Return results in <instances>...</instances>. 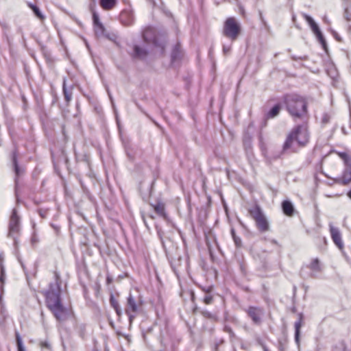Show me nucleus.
<instances>
[{
  "label": "nucleus",
  "mask_w": 351,
  "mask_h": 351,
  "mask_svg": "<svg viewBox=\"0 0 351 351\" xmlns=\"http://www.w3.org/2000/svg\"><path fill=\"white\" fill-rule=\"evenodd\" d=\"M291 58L293 60H308V56L304 55V56H296L295 55H292L291 56Z\"/></svg>",
  "instance_id": "44"
},
{
  "label": "nucleus",
  "mask_w": 351,
  "mask_h": 351,
  "mask_svg": "<svg viewBox=\"0 0 351 351\" xmlns=\"http://www.w3.org/2000/svg\"><path fill=\"white\" fill-rule=\"evenodd\" d=\"M316 271H312L311 274H310V277L312 278H317V274H315Z\"/></svg>",
  "instance_id": "55"
},
{
  "label": "nucleus",
  "mask_w": 351,
  "mask_h": 351,
  "mask_svg": "<svg viewBox=\"0 0 351 351\" xmlns=\"http://www.w3.org/2000/svg\"><path fill=\"white\" fill-rule=\"evenodd\" d=\"M282 101L293 119H302L307 115L308 103L304 97L297 93H288L282 96Z\"/></svg>",
  "instance_id": "3"
},
{
  "label": "nucleus",
  "mask_w": 351,
  "mask_h": 351,
  "mask_svg": "<svg viewBox=\"0 0 351 351\" xmlns=\"http://www.w3.org/2000/svg\"><path fill=\"white\" fill-rule=\"evenodd\" d=\"M171 267H172L174 273L178 275V272H177V270L176 269V268L173 265H171Z\"/></svg>",
  "instance_id": "63"
},
{
  "label": "nucleus",
  "mask_w": 351,
  "mask_h": 351,
  "mask_svg": "<svg viewBox=\"0 0 351 351\" xmlns=\"http://www.w3.org/2000/svg\"><path fill=\"white\" fill-rule=\"evenodd\" d=\"M302 16L305 21L308 23L312 32L315 34L321 31L319 25L316 23V22L311 16L305 13L302 14Z\"/></svg>",
  "instance_id": "23"
},
{
  "label": "nucleus",
  "mask_w": 351,
  "mask_h": 351,
  "mask_svg": "<svg viewBox=\"0 0 351 351\" xmlns=\"http://www.w3.org/2000/svg\"><path fill=\"white\" fill-rule=\"evenodd\" d=\"M61 292V281L60 278L56 276L55 282L49 284L45 296L47 307L56 320L60 322L66 319L68 316L67 309L62 302Z\"/></svg>",
  "instance_id": "2"
},
{
  "label": "nucleus",
  "mask_w": 351,
  "mask_h": 351,
  "mask_svg": "<svg viewBox=\"0 0 351 351\" xmlns=\"http://www.w3.org/2000/svg\"><path fill=\"white\" fill-rule=\"evenodd\" d=\"M50 226L58 233L60 231V226L53 223H50Z\"/></svg>",
  "instance_id": "52"
},
{
  "label": "nucleus",
  "mask_w": 351,
  "mask_h": 351,
  "mask_svg": "<svg viewBox=\"0 0 351 351\" xmlns=\"http://www.w3.org/2000/svg\"><path fill=\"white\" fill-rule=\"evenodd\" d=\"M202 315L207 319H212L214 321H217V315L215 314L212 313L211 312H210L208 311H202Z\"/></svg>",
  "instance_id": "35"
},
{
  "label": "nucleus",
  "mask_w": 351,
  "mask_h": 351,
  "mask_svg": "<svg viewBox=\"0 0 351 351\" xmlns=\"http://www.w3.org/2000/svg\"><path fill=\"white\" fill-rule=\"evenodd\" d=\"M49 208H40L37 213L42 219H45L48 215Z\"/></svg>",
  "instance_id": "37"
},
{
  "label": "nucleus",
  "mask_w": 351,
  "mask_h": 351,
  "mask_svg": "<svg viewBox=\"0 0 351 351\" xmlns=\"http://www.w3.org/2000/svg\"><path fill=\"white\" fill-rule=\"evenodd\" d=\"M113 281V278L111 275H110L108 273L106 275V282L107 285H110Z\"/></svg>",
  "instance_id": "48"
},
{
  "label": "nucleus",
  "mask_w": 351,
  "mask_h": 351,
  "mask_svg": "<svg viewBox=\"0 0 351 351\" xmlns=\"http://www.w3.org/2000/svg\"><path fill=\"white\" fill-rule=\"evenodd\" d=\"M338 156L343 161L345 168H351V155L344 152H338Z\"/></svg>",
  "instance_id": "28"
},
{
  "label": "nucleus",
  "mask_w": 351,
  "mask_h": 351,
  "mask_svg": "<svg viewBox=\"0 0 351 351\" xmlns=\"http://www.w3.org/2000/svg\"><path fill=\"white\" fill-rule=\"evenodd\" d=\"M1 27L3 29V34L6 37L7 40L8 41V32H10V26L6 23H0Z\"/></svg>",
  "instance_id": "36"
},
{
  "label": "nucleus",
  "mask_w": 351,
  "mask_h": 351,
  "mask_svg": "<svg viewBox=\"0 0 351 351\" xmlns=\"http://www.w3.org/2000/svg\"><path fill=\"white\" fill-rule=\"evenodd\" d=\"M4 293V285L0 284V304L2 302V296Z\"/></svg>",
  "instance_id": "51"
},
{
  "label": "nucleus",
  "mask_w": 351,
  "mask_h": 351,
  "mask_svg": "<svg viewBox=\"0 0 351 351\" xmlns=\"http://www.w3.org/2000/svg\"><path fill=\"white\" fill-rule=\"evenodd\" d=\"M237 263L241 274L245 276L247 274V265L243 256L237 258Z\"/></svg>",
  "instance_id": "25"
},
{
  "label": "nucleus",
  "mask_w": 351,
  "mask_h": 351,
  "mask_svg": "<svg viewBox=\"0 0 351 351\" xmlns=\"http://www.w3.org/2000/svg\"><path fill=\"white\" fill-rule=\"evenodd\" d=\"M317 239L319 240V241H323V242L324 243L325 245H326L327 243V239L325 237H321V236H319L317 237Z\"/></svg>",
  "instance_id": "54"
},
{
  "label": "nucleus",
  "mask_w": 351,
  "mask_h": 351,
  "mask_svg": "<svg viewBox=\"0 0 351 351\" xmlns=\"http://www.w3.org/2000/svg\"><path fill=\"white\" fill-rule=\"evenodd\" d=\"M323 21H324V22L325 23H326V24H330V21H329V19L327 18V16H325L323 18Z\"/></svg>",
  "instance_id": "58"
},
{
  "label": "nucleus",
  "mask_w": 351,
  "mask_h": 351,
  "mask_svg": "<svg viewBox=\"0 0 351 351\" xmlns=\"http://www.w3.org/2000/svg\"><path fill=\"white\" fill-rule=\"evenodd\" d=\"M39 345L41 347V348H43V349H47V350L51 349V343L47 339L40 341L39 343Z\"/></svg>",
  "instance_id": "38"
},
{
  "label": "nucleus",
  "mask_w": 351,
  "mask_h": 351,
  "mask_svg": "<svg viewBox=\"0 0 351 351\" xmlns=\"http://www.w3.org/2000/svg\"><path fill=\"white\" fill-rule=\"evenodd\" d=\"M15 337H16V346H17V350L18 351H26L25 349V347L23 343L22 338L19 333V332H15Z\"/></svg>",
  "instance_id": "33"
},
{
  "label": "nucleus",
  "mask_w": 351,
  "mask_h": 351,
  "mask_svg": "<svg viewBox=\"0 0 351 351\" xmlns=\"http://www.w3.org/2000/svg\"><path fill=\"white\" fill-rule=\"evenodd\" d=\"M309 142V133L305 124H298L293 128L287 135L281 149L270 152L267 155L269 162L280 158L287 154L298 152V148L305 147Z\"/></svg>",
  "instance_id": "1"
},
{
  "label": "nucleus",
  "mask_w": 351,
  "mask_h": 351,
  "mask_svg": "<svg viewBox=\"0 0 351 351\" xmlns=\"http://www.w3.org/2000/svg\"><path fill=\"white\" fill-rule=\"evenodd\" d=\"M230 234L232 238L234 241V245L237 248H240L242 247V241L241 239L236 234V232L234 228H231Z\"/></svg>",
  "instance_id": "30"
},
{
  "label": "nucleus",
  "mask_w": 351,
  "mask_h": 351,
  "mask_svg": "<svg viewBox=\"0 0 351 351\" xmlns=\"http://www.w3.org/2000/svg\"><path fill=\"white\" fill-rule=\"evenodd\" d=\"M329 230L331 239L337 247L341 250L344 245L341 239V234L340 230L337 227H335L332 223L329 224Z\"/></svg>",
  "instance_id": "12"
},
{
  "label": "nucleus",
  "mask_w": 351,
  "mask_h": 351,
  "mask_svg": "<svg viewBox=\"0 0 351 351\" xmlns=\"http://www.w3.org/2000/svg\"><path fill=\"white\" fill-rule=\"evenodd\" d=\"M93 23L95 34L97 36H104L105 27L100 21L99 14L95 12H93Z\"/></svg>",
  "instance_id": "14"
},
{
  "label": "nucleus",
  "mask_w": 351,
  "mask_h": 351,
  "mask_svg": "<svg viewBox=\"0 0 351 351\" xmlns=\"http://www.w3.org/2000/svg\"><path fill=\"white\" fill-rule=\"evenodd\" d=\"M335 182L341 185H347L351 182V168H345L341 177L336 178Z\"/></svg>",
  "instance_id": "16"
},
{
  "label": "nucleus",
  "mask_w": 351,
  "mask_h": 351,
  "mask_svg": "<svg viewBox=\"0 0 351 351\" xmlns=\"http://www.w3.org/2000/svg\"><path fill=\"white\" fill-rule=\"evenodd\" d=\"M11 161L12 165V169L14 173V194L16 197V202L18 204L20 202L18 188L19 184V178L25 173V167L21 166L18 161V149L16 147L12 152L11 154Z\"/></svg>",
  "instance_id": "5"
},
{
  "label": "nucleus",
  "mask_w": 351,
  "mask_h": 351,
  "mask_svg": "<svg viewBox=\"0 0 351 351\" xmlns=\"http://www.w3.org/2000/svg\"><path fill=\"white\" fill-rule=\"evenodd\" d=\"M263 348V351H270L269 348L267 347L265 343H264V346H261Z\"/></svg>",
  "instance_id": "57"
},
{
  "label": "nucleus",
  "mask_w": 351,
  "mask_h": 351,
  "mask_svg": "<svg viewBox=\"0 0 351 351\" xmlns=\"http://www.w3.org/2000/svg\"><path fill=\"white\" fill-rule=\"evenodd\" d=\"M348 197L351 199V189L347 193Z\"/></svg>",
  "instance_id": "61"
},
{
  "label": "nucleus",
  "mask_w": 351,
  "mask_h": 351,
  "mask_svg": "<svg viewBox=\"0 0 351 351\" xmlns=\"http://www.w3.org/2000/svg\"><path fill=\"white\" fill-rule=\"evenodd\" d=\"M229 334V336H230V340H232V338H235L236 337V335L234 334V332H233V330H232Z\"/></svg>",
  "instance_id": "56"
},
{
  "label": "nucleus",
  "mask_w": 351,
  "mask_h": 351,
  "mask_svg": "<svg viewBox=\"0 0 351 351\" xmlns=\"http://www.w3.org/2000/svg\"><path fill=\"white\" fill-rule=\"evenodd\" d=\"M232 330V329L231 328V327L228 325H225L223 326V331L227 332V333H230L231 331Z\"/></svg>",
  "instance_id": "53"
},
{
  "label": "nucleus",
  "mask_w": 351,
  "mask_h": 351,
  "mask_svg": "<svg viewBox=\"0 0 351 351\" xmlns=\"http://www.w3.org/2000/svg\"><path fill=\"white\" fill-rule=\"evenodd\" d=\"M28 6L32 10L34 14L40 21H44L45 19V16L43 14L40 8L35 4L32 3H28Z\"/></svg>",
  "instance_id": "26"
},
{
  "label": "nucleus",
  "mask_w": 351,
  "mask_h": 351,
  "mask_svg": "<svg viewBox=\"0 0 351 351\" xmlns=\"http://www.w3.org/2000/svg\"><path fill=\"white\" fill-rule=\"evenodd\" d=\"M331 351H350L344 341H341L332 346Z\"/></svg>",
  "instance_id": "31"
},
{
  "label": "nucleus",
  "mask_w": 351,
  "mask_h": 351,
  "mask_svg": "<svg viewBox=\"0 0 351 351\" xmlns=\"http://www.w3.org/2000/svg\"><path fill=\"white\" fill-rule=\"evenodd\" d=\"M281 109L282 104L280 103L276 104L265 114V119H271L276 117L279 114Z\"/></svg>",
  "instance_id": "17"
},
{
  "label": "nucleus",
  "mask_w": 351,
  "mask_h": 351,
  "mask_svg": "<svg viewBox=\"0 0 351 351\" xmlns=\"http://www.w3.org/2000/svg\"><path fill=\"white\" fill-rule=\"evenodd\" d=\"M259 16H260V19L261 20V21L263 22V24H265V21L263 19V14H262V12H259Z\"/></svg>",
  "instance_id": "59"
},
{
  "label": "nucleus",
  "mask_w": 351,
  "mask_h": 351,
  "mask_svg": "<svg viewBox=\"0 0 351 351\" xmlns=\"http://www.w3.org/2000/svg\"><path fill=\"white\" fill-rule=\"evenodd\" d=\"M281 207L283 213L287 216H293L295 212V208L292 202L289 199L282 201Z\"/></svg>",
  "instance_id": "19"
},
{
  "label": "nucleus",
  "mask_w": 351,
  "mask_h": 351,
  "mask_svg": "<svg viewBox=\"0 0 351 351\" xmlns=\"http://www.w3.org/2000/svg\"><path fill=\"white\" fill-rule=\"evenodd\" d=\"M255 341L257 345L258 346H264V343H265V341L264 339L260 337L259 335H256L255 337Z\"/></svg>",
  "instance_id": "46"
},
{
  "label": "nucleus",
  "mask_w": 351,
  "mask_h": 351,
  "mask_svg": "<svg viewBox=\"0 0 351 351\" xmlns=\"http://www.w3.org/2000/svg\"><path fill=\"white\" fill-rule=\"evenodd\" d=\"M171 347H172V349H173V350H175L176 349V344H174V343H173V344H172Z\"/></svg>",
  "instance_id": "64"
},
{
  "label": "nucleus",
  "mask_w": 351,
  "mask_h": 351,
  "mask_svg": "<svg viewBox=\"0 0 351 351\" xmlns=\"http://www.w3.org/2000/svg\"><path fill=\"white\" fill-rule=\"evenodd\" d=\"M148 54V51L138 45H134L133 47V54L134 58L142 59L145 58Z\"/></svg>",
  "instance_id": "20"
},
{
  "label": "nucleus",
  "mask_w": 351,
  "mask_h": 351,
  "mask_svg": "<svg viewBox=\"0 0 351 351\" xmlns=\"http://www.w3.org/2000/svg\"><path fill=\"white\" fill-rule=\"evenodd\" d=\"M73 88V85L68 86L66 84V78L64 77L62 82V93L66 105H69L72 99Z\"/></svg>",
  "instance_id": "15"
},
{
  "label": "nucleus",
  "mask_w": 351,
  "mask_h": 351,
  "mask_svg": "<svg viewBox=\"0 0 351 351\" xmlns=\"http://www.w3.org/2000/svg\"><path fill=\"white\" fill-rule=\"evenodd\" d=\"M249 213L255 221L257 229L261 232H265L269 230V222L259 206L256 205L254 208L249 210Z\"/></svg>",
  "instance_id": "8"
},
{
  "label": "nucleus",
  "mask_w": 351,
  "mask_h": 351,
  "mask_svg": "<svg viewBox=\"0 0 351 351\" xmlns=\"http://www.w3.org/2000/svg\"><path fill=\"white\" fill-rule=\"evenodd\" d=\"M151 120L152 121V122L154 123L155 125H156L158 128H160L161 126L160 125V124L156 122V121H154V119H151Z\"/></svg>",
  "instance_id": "60"
},
{
  "label": "nucleus",
  "mask_w": 351,
  "mask_h": 351,
  "mask_svg": "<svg viewBox=\"0 0 351 351\" xmlns=\"http://www.w3.org/2000/svg\"><path fill=\"white\" fill-rule=\"evenodd\" d=\"M5 269L2 261L0 260V284L5 285Z\"/></svg>",
  "instance_id": "34"
},
{
  "label": "nucleus",
  "mask_w": 351,
  "mask_h": 351,
  "mask_svg": "<svg viewBox=\"0 0 351 351\" xmlns=\"http://www.w3.org/2000/svg\"><path fill=\"white\" fill-rule=\"evenodd\" d=\"M142 302L141 298H136L131 293H129L126 299L125 305V313L128 315L130 323L131 324L141 311Z\"/></svg>",
  "instance_id": "7"
},
{
  "label": "nucleus",
  "mask_w": 351,
  "mask_h": 351,
  "mask_svg": "<svg viewBox=\"0 0 351 351\" xmlns=\"http://www.w3.org/2000/svg\"><path fill=\"white\" fill-rule=\"evenodd\" d=\"M247 317L251 319L253 324L260 325L262 322V316L263 315V308L259 306H249L243 308Z\"/></svg>",
  "instance_id": "9"
},
{
  "label": "nucleus",
  "mask_w": 351,
  "mask_h": 351,
  "mask_svg": "<svg viewBox=\"0 0 351 351\" xmlns=\"http://www.w3.org/2000/svg\"><path fill=\"white\" fill-rule=\"evenodd\" d=\"M224 340L223 339H220L215 341V351H219V347L220 345L223 343Z\"/></svg>",
  "instance_id": "47"
},
{
  "label": "nucleus",
  "mask_w": 351,
  "mask_h": 351,
  "mask_svg": "<svg viewBox=\"0 0 351 351\" xmlns=\"http://www.w3.org/2000/svg\"><path fill=\"white\" fill-rule=\"evenodd\" d=\"M125 152L127 157L131 162H134L137 157L142 154V150L137 145H125Z\"/></svg>",
  "instance_id": "13"
},
{
  "label": "nucleus",
  "mask_w": 351,
  "mask_h": 351,
  "mask_svg": "<svg viewBox=\"0 0 351 351\" xmlns=\"http://www.w3.org/2000/svg\"><path fill=\"white\" fill-rule=\"evenodd\" d=\"M231 48H232V45L231 44H229V45H226V44H223V53L224 55H227L228 54L230 51H231Z\"/></svg>",
  "instance_id": "43"
},
{
  "label": "nucleus",
  "mask_w": 351,
  "mask_h": 351,
  "mask_svg": "<svg viewBox=\"0 0 351 351\" xmlns=\"http://www.w3.org/2000/svg\"><path fill=\"white\" fill-rule=\"evenodd\" d=\"M120 23L124 26H130L134 23V12L130 8L123 9L119 16Z\"/></svg>",
  "instance_id": "11"
},
{
  "label": "nucleus",
  "mask_w": 351,
  "mask_h": 351,
  "mask_svg": "<svg viewBox=\"0 0 351 351\" xmlns=\"http://www.w3.org/2000/svg\"><path fill=\"white\" fill-rule=\"evenodd\" d=\"M155 213L163 219L168 221L169 217L165 212V204L162 202H158L155 205H153Z\"/></svg>",
  "instance_id": "21"
},
{
  "label": "nucleus",
  "mask_w": 351,
  "mask_h": 351,
  "mask_svg": "<svg viewBox=\"0 0 351 351\" xmlns=\"http://www.w3.org/2000/svg\"><path fill=\"white\" fill-rule=\"evenodd\" d=\"M302 319H303V315L302 313H300L298 319L294 324V327H295L294 339H295V343L298 346L300 345V328L302 326Z\"/></svg>",
  "instance_id": "22"
},
{
  "label": "nucleus",
  "mask_w": 351,
  "mask_h": 351,
  "mask_svg": "<svg viewBox=\"0 0 351 351\" xmlns=\"http://www.w3.org/2000/svg\"><path fill=\"white\" fill-rule=\"evenodd\" d=\"M308 269H310L312 271L321 272L322 267L320 265V262L318 258H315L312 259L309 265L307 266Z\"/></svg>",
  "instance_id": "27"
},
{
  "label": "nucleus",
  "mask_w": 351,
  "mask_h": 351,
  "mask_svg": "<svg viewBox=\"0 0 351 351\" xmlns=\"http://www.w3.org/2000/svg\"><path fill=\"white\" fill-rule=\"evenodd\" d=\"M287 339L285 336L279 337L278 339V351H285L287 346Z\"/></svg>",
  "instance_id": "32"
},
{
  "label": "nucleus",
  "mask_w": 351,
  "mask_h": 351,
  "mask_svg": "<svg viewBox=\"0 0 351 351\" xmlns=\"http://www.w3.org/2000/svg\"><path fill=\"white\" fill-rule=\"evenodd\" d=\"M330 119V116L329 115V114L325 112L322 114V123L324 125H326L329 123Z\"/></svg>",
  "instance_id": "41"
},
{
  "label": "nucleus",
  "mask_w": 351,
  "mask_h": 351,
  "mask_svg": "<svg viewBox=\"0 0 351 351\" xmlns=\"http://www.w3.org/2000/svg\"><path fill=\"white\" fill-rule=\"evenodd\" d=\"M241 33V25L234 17H228L223 25V35L231 42L235 41Z\"/></svg>",
  "instance_id": "4"
},
{
  "label": "nucleus",
  "mask_w": 351,
  "mask_h": 351,
  "mask_svg": "<svg viewBox=\"0 0 351 351\" xmlns=\"http://www.w3.org/2000/svg\"><path fill=\"white\" fill-rule=\"evenodd\" d=\"M143 39H144L145 40H146V41L147 40V37H146V33H145H145H143Z\"/></svg>",
  "instance_id": "62"
},
{
  "label": "nucleus",
  "mask_w": 351,
  "mask_h": 351,
  "mask_svg": "<svg viewBox=\"0 0 351 351\" xmlns=\"http://www.w3.org/2000/svg\"><path fill=\"white\" fill-rule=\"evenodd\" d=\"M152 43L156 46V47H161L162 49H164V45L160 44L157 40L156 38H154L153 40H152Z\"/></svg>",
  "instance_id": "50"
},
{
  "label": "nucleus",
  "mask_w": 351,
  "mask_h": 351,
  "mask_svg": "<svg viewBox=\"0 0 351 351\" xmlns=\"http://www.w3.org/2000/svg\"><path fill=\"white\" fill-rule=\"evenodd\" d=\"M20 231L21 217L18 214L17 209L14 208L10 217L8 237L13 239L14 245L17 244V238L19 236Z\"/></svg>",
  "instance_id": "6"
},
{
  "label": "nucleus",
  "mask_w": 351,
  "mask_h": 351,
  "mask_svg": "<svg viewBox=\"0 0 351 351\" xmlns=\"http://www.w3.org/2000/svg\"><path fill=\"white\" fill-rule=\"evenodd\" d=\"M213 300V296L211 293H206L203 298V301L206 304H210Z\"/></svg>",
  "instance_id": "39"
},
{
  "label": "nucleus",
  "mask_w": 351,
  "mask_h": 351,
  "mask_svg": "<svg viewBox=\"0 0 351 351\" xmlns=\"http://www.w3.org/2000/svg\"><path fill=\"white\" fill-rule=\"evenodd\" d=\"M317 40L321 44L323 49L327 53L328 52V45L326 40L322 32V31L319 32L318 33L315 34Z\"/></svg>",
  "instance_id": "29"
},
{
  "label": "nucleus",
  "mask_w": 351,
  "mask_h": 351,
  "mask_svg": "<svg viewBox=\"0 0 351 351\" xmlns=\"http://www.w3.org/2000/svg\"><path fill=\"white\" fill-rule=\"evenodd\" d=\"M184 56V51L182 49L180 43H177L172 48L171 52V65L172 66H180Z\"/></svg>",
  "instance_id": "10"
},
{
  "label": "nucleus",
  "mask_w": 351,
  "mask_h": 351,
  "mask_svg": "<svg viewBox=\"0 0 351 351\" xmlns=\"http://www.w3.org/2000/svg\"><path fill=\"white\" fill-rule=\"evenodd\" d=\"M343 16L347 21H351V13L349 12L348 8H346L344 10Z\"/></svg>",
  "instance_id": "45"
},
{
  "label": "nucleus",
  "mask_w": 351,
  "mask_h": 351,
  "mask_svg": "<svg viewBox=\"0 0 351 351\" xmlns=\"http://www.w3.org/2000/svg\"><path fill=\"white\" fill-rule=\"evenodd\" d=\"M117 3V0H99L100 6L104 10L113 9Z\"/></svg>",
  "instance_id": "24"
},
{
  "label": "nucleus",
  "mask_w": 351,
  "mask_h": 351,
  "mask_svg": "<svg viewBox=\"0 0 351 351\" xmlns=\"http://www.w3.org/2000/svg\"><path fill=\"white\" fill-rule=\"evenodd\" d=\"M39 242L38 236L37 234L34 231V232L32 234L31 237V243L33 246L36 245Z\"/></svg>",
  "instance_id": "40"
},
{
  "label": "nucleus",
  "mask_w": 351,
  "mask_h": 351,
  "mask_svg": "<svg viewBox=\"0 0 351 351\" xmlns=\"http://www.w3.org/2000/svg\"><path fill=\"white\" fill-rule=\"evenodd\" d=\"M199 287L202 289V291L205 293V294L211 293L213 291V285H209V286H206V287L200 286Z\"/></svg>",
  "instance_id": "42"
},
{
  "label": "nucleus",
  "mask_w": 351,
  "mask_h": 351,
  "mask_svg": "<svg viewBox=\"0 0 351 351\" xmlns=\"http://www.w3.org/2000/svg\"><path fill=\"white\" fill-rule=\"evenodd\" d=\"M331 33L334 38H335V40H337V41H341V38L337 32H335V30H331Z\"/></svg>",
  "instance_id": "49"
},
{
  "label": "nucleus",
  "mask_w": 351,
  "mask_h": 351,
  "mask_svg": "<svg viewBox=\"0 0 351 351\" xmlns=\"http://www.w3.org/2000/svg\"><path fill=\"white\" fill-rule=\"evenodd\" d=\"M109 302L110 306L114 310L117 317L120 318L123 314L119 301L115 298L112 292L110 293Z\"/></svg>",
  "instance_id": "18"
}]
</instances>
